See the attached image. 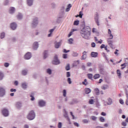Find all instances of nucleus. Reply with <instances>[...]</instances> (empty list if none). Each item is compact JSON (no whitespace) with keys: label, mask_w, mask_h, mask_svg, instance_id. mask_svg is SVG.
<instances>
[{"label":"nucleus","mask_w":128,"mask_h":128,"mask_svg":"<svg viewBox=\"0 0 128 128\" xmlns=\"http://www.w3.org/2000/svg\"><path fill=\"white\" fill-rule=\"evenodd\" d=\"M52 64H60V62L58 58V56L56 55L54 57V60L52 62Z\"/></svg>","instance_id":"nucleus-4"},{"label":"nucleus","mask_w":128,"mask_h":128,"mask_svg":"<svg viewBox=\"0 0 128 128\" xmlns=\"http://www.w3.org/2000/svg\"><path fill=\"white\" fill-rule=\"evenodd\" d=\"M89 104H94V100L92 99H90L89 100Z\"/></svg>","instance_id":"nucleus-35"},{"label":"nucleus","mask_w":128,"mask_h":128,"mask_svg":"<svg viewBox=\"0 0 128 128\" xmlns=\"http://www.w3.org/2000/svg\"><path fill=\"white\" fill-rule=\"evenodd\" d=\"M76 30H78L77 29H72L69 34H68V38H70V36H72V33L74 32H76Z\"/></svg>","instance_id":"nucleus-16"},{"label":"nucleus","mask_w":128,"mask_h":128,"mask_svg":"<svg viewBox=\"0 0 128 128\" xmlns=\"http://www.w3.org/2000/svg\"><path fill=\"white\" fill-rule=\"evenodd\" d=\"M70 72H66V77L67 78H70Z\"/></svg>","instance_id":"nucleus-60"},{"label":"nucleus","mask_w":128,"mask_h":128,"mask_svg":"<svg viewBox=\"0 0 128 128\" xmlns=\"http://www.w3.org/2000/svg\"><path fill=\"white\" fill-rule=\"evenodd\" d=\"M6 95V90L4 88L0 87V96H4Z\"/></svg>","instance_id":"nucleus-6"},{"label":"nucleus","mask_w":128,"mask_h":128,"mask_svg":"<svg viewBox=\"0 0 128 128\" xmlns=\"http://www.w3.org/2000/svg\"><path fill=\"white\" fill-rule=\"evenodd\" d=\"M8 66H10V64L8 62L4 63V66H5V68H8Z\"/></svg>","instance_id":"nucleus-56"},{"label":"nucleus","mask_w":128,"mask_h":128,"mask_svg":"<svg viewBox=\"0 0 128 128\" xmlns=\"http://www.w3.org/2000/svg\"><path fill=\"white\" fill-rule=\"evenodd\" d=\"M64 116L66 118L70 120V118H68V112H65V114H64Z\"/></svg>","instance_id":"nucleus-38"},{"label":"nucleus","mask_w":128,"mask_h":128,"mask_svg":"<svg viewBox=\"0 0 128 128\" xmlns=\"http://www.w3.org/2000/svg\"><path fill=\"white\" fill-rule=\"evenodd\" d=\"M32 24V26H36V24H38V18H36L34 21H33V23Z\"/></svg>","instance_id":"nucleus-17"},{"label":"nucleus","mask_w":128,"mask_h":128,"mask_svg":"<svg viewBox=\"0 0 128 128\" xmlns=\"http://www.w3.org/2000/svg\"><path fill=\"white\" fill-rule=\"evenodd\" d=\"M72 42H74V39H72V38H70V39L68 40V42H69L70 44H72Z\"/></svg>","instance_id":"nucleus-40"},{"label":"nucleus","mask_w":128,"mask_h":128,"mask_svg":"<svg viewBox=\"0 0 128 128\" xmlns=\"http://www.w3.org/2000/svg\"><path fill=\"white\" fill-rule=\"evenodd\" d=\"M28 2V4L30 6L32 4V0H27Z\"/></svg>","instance_id":"nucleus-26"},{"label":"nucleus","mask_w":128,"mask_h":128,"mask_svg":"<svg viewBox=\"0 0 128 128\" xmlns=\"http://www.w3.org/2000/svg\"><path fill=\"white\" fill-rule=\"evenodd\" d=\"M118 50L116 49V52H114V54H116V56H118Z\"/></svg>","instance_id":"nucleus-58"},{"label":"nucleus","mask_w":128,"mask_h":128,"mask_svg":"<svg viewBox=\"0 0 128 128\" xmlns=\"http://www.w3.org/2000/svg\"><path fill=\"white\" fill-rule=\"evenodd\" d=\"M4 78V74L2 72H0V80H2Z\"/></svg>","instance_id":"nucleus-39"},{"label":"nucleus","mask_w":128,"mask_h":128,"mask_svg":"<svg viewBox=\"0 0 128 128\" xmlns=\"http://www.w3.org/2000/svg\"><path fill=\"white\" fill-rule=\"evenodd\" d=\"M120 103L121 104H124V100H120Z\"/></svg>","instance_id":"nucleus-61"},{"label":"nucleus","mask_w":128,"mask_h":128,"mask_svg":"<svg viewBox=\"0 0 128 128\" xmlns=\"http://www.w3.org/2000/svg\"><path fill=\"white\" fill-rule=\"evenodd\" d=\"M63 96H66V90H63Z\"/></svg>","instance_id":"nucleus-42"},{"label":"nucleus","mask_w":128,"mask_h":128,"mask_svg":"<svg viewBox=\"0 0 128 128\" xmlns=\"http://www.w3.org/2000/svg\"><path fill=\"white\" fill-rule=\"evenodd\" d=\"M32 58V54L28 52L24 56L25 60H30Z\"/></svg>","instance_id":"nucleus-9"},{"label":"nucleus","mask_w":128,"mask_h":128,"mask_svg":"<svg viewBox=\"0 0 128 128\" xmlns=\"http://www.w3.org/2000/svg\"><path fill=\"white\" fill-rule=\"evenodd\" d=\"M10 92H16V89H10Z\"/></svg>","instance_id":"nucleus-62"},{"label":"nucleus","mask_w":128,"mask_h":128,"mask_svg":"<svg viewBox=\"0 0 128 128\" xmlns=\"http://www.w3.org/2000/svg\"><path fill=\"white\" fill-rule=\"evenodd\" d=\"M98 53L97 52H91L92 58H98Z\"/></svg>","instance_id":"nucleus-10"},{"label":"nucleus","mask_w":128,"mask_h":128,"mask_svg":"<svg viewBox=\"0 0 128 128\" xmlns=\"http://www.w3.org/2000/svg\"><path fill=\"white\" fill-rule=\"evenodd\" d=\"M102 55V56H104V58H105V60H108V57H106V54L104 52H103Z\"/></svg>","instance_id":"nucleus-43"},{"label":"nucleus","mask_w":128,"mask_h":128,"mask_svg":"<svg viewBox=\"0 0 128 128\" xmlns=\"http://www.w3.org/2000/svg\"><path fill=\"white\" fill-rule=\"evenodd\" d=\"M82 122L84 124H88V120H84Z\"/></svg>","instance_id":"nucleus-53"},{"label":"nucleus","mask_w":128,"mask_h":128,"mask_svg":"<svg viewBox=\"0 0 128 128\" xmlns=\"http://www.w3.org/2000/svg\"><path fill=\"white\" fill-rule=\"evenodd\" d=\"M121 70H124V68H126V63H124L123 64H122L121 65Z\"/></svg>","instance_id":"nucleus-25"},{"label":"nucleus","mask_w":128,"mask_h":128,"mask_svg":"<svg viewBox=\"0 0 128 128\" xmlns=\"http://www.w3.org/2000/svg\"><path fill=\"white\" fill-rule=\"evenodd\" d=\"M38 104L40 106H46V102L42 100L39 101Z\"/></svg>","instance_id":"nucleus-11"},{"label":"nucleus","mask_w":128,"mask_h":128,"mask_svg":"<svg viewBox=\"0 0 128 128\" xmlns=\"http://www.w3.org/2000/svg\"><path fill=\"white\" fill-rule=\"evenodd\" d=\"M22 18V14H20L18 15L17 18H18V20H21V18Z\"/></svg>","instance_id":"nucleus-37"},{"label":"nucleus","mask_w":128,"mask_h":128,"mask_svg":"<svg viewBox=\"0 0 128 128\" xmlns=\"http://www.w3.org/2000/svg\"><path fill=\"white\" fill-rule=\"evenodd\" d=\"M91 118L92 120H96V118H98L96 116H92Z\"/></svg>","instance_id":"nucleus-49"},{"label":"nucleus","mask_w":128,"mask_h":128,"mask_svg":"<svg viewBox=\"0 0 128 128\" xmlns=\"http://www.w3.org/2000/svg\"><path fill=\"white\" fill-rule=\"evenodd\" d=\"M34 94L32 93L31 94V95L30 96V98H31V100H34Z\"/></svg>","instance_id":"nucleus-41"},{"label":"nucleus","mask_w":128,"mask_h":128,"mask_svg":"<svg viewBox=\"0 0 128 128\" xmlns=\"http://www.w3.org/2000/svg\"><path fill=\"white\" fill-rule=\"evenodd\" d=\"M100 122H104V117H100Z\"/></svg>","instance_id":"nucleus-45"},{"label":"nucleus","mask_w":128,"mask_h":128,"mask_svg":"<svg viewBox=\"0 0 128 128\" xmlns=\"http://www.w3.org/2000/svg\"><path fill=\"white\" fill-rule=\"evenodd\" d=\"M85 92L86 94H90L92 92V90L89 88H86L84 89Z\"/></svg>","instance_id":"nucleus-18"},{"label":"nucleus","mask_w":128,"mask_h":128,"mask_svg":"<svg viewBox=\"0 0 128 128\" xmlns=\"http://www.w3.org/2000/svg\"><path fill=\"white\" fill-rule=\"evenodd\" d=\"M10 28L13 30H16V24L14 22L11 24Z\"/></svg>","instance_id":"nucleus-13"},{"label":"nucleus","mask_w":128,"mask_h":128,"mask_svg":"<svg viewBox=\"0 0 128 128\" xmlns=\"http://www.w3.org/2000/svg\"><path fill=\"white\" fill-rule=\"evenodd\" d=\"M2 114L4 116H8V110L7 109L4 108L2 110Z\"/></svg>","instance_id":"nucleus-8"},{"label":"nucleus","mask_w":128,"mask_h":128,"mask_svg":"<svg viewBox=\"0 0 128 128\" xmlns=\"http://www.w3.org/2000/svg\"><path fill=\"white\" fill-rule=\"evenodd\" d=\"M44 58H46L48 57V51L46 50L44 52Z\"/></svg>","instance_id":"nucleus-31"},{"label":"nucleus","mask_w":128,"mask_h":128,"mask_svg":"<svg viewBox=\"0 0 128 128\" xmlns=\"http://www.w3.org/2000/svg\"><path fill=\"white\" fill-rule=\"evenodd\" d=\"M122 125L123 126H126V122H122Z\"/></svg>","instance_id":"nucleus-50"},{"label":"nucleus","mask_w":128,"mask_h":128,"mask_svg":"<svg viewBox=\"0 0 128 128\" xmlns=\"http://www.w3.org/2000/svg\"><path fill=\"white\" fill-rule=\"evenodd\" d=\"M94 20H95L96 24L97 26H100V14L96 12V14L94 16Z\"/></svg>","instance_id":"nucleus-3"},{"label":"nucleus","mask_w":128,"mask_h":128,"mask_svg":"<svg viewBox=\"0 0 128 128\" xmlns=\"http://www.w3.org/2000/svg\"><path fill=\"white\" fill-rule=\"evenodd\" d=\"M70 8H72V4H69L68 6V8H66V12H70Z\"/></svg>","instance_id":"nucleus-29"},{"label":"nucleus","mask_w":128,"mask_h":128,"mask_svg":"<svg viewBox=\"0 0 128 128\" xmlns=\"http://www.w3.org/2000/svg\"><path fill=\"white\" fill-rule=\"evenodd\" d=\"M22 86L23 88H26V87L28 86L26 83H22Z\"/></svg>","instance_id":"nucleus-32"},{"label":"nucleus","mask_w":128,"mask_h":128,"mask_svg":"<svg viewBox=\"0 0 128 128\" xmlns=\"http://www.w3.org/2000/svg\"><path fill=\"white\" fill-rule=\"evenodd\" d=\"M80 28L81 36L85 38V40H90V28L88 26H86V20H84V18H83L81 20Z\"/></svg>","instance_id":"nucleus-1"},{"label":"nucleus","mask_w":128,"mask_h":128,"mask_svg":"<svg viewBox=\"0 0 128 128\" xmlns=\"http://www.w3.org/2000/svg\"><path fill=\"white\" fill-rule=\"evenodd\" d=\"M86 52L85 51L82 53V60H86Z\"/></svg>","instance_id":"nucleus-19"},{"label":"nucleus","mask_w":128,"mask_h":128,"mask_svg":"<svg viewBox=\"0 0 128 128\" xmlns=\"http://www.w3.org/2000/svg\"><path fill=\"white\" fill-rule=\"evenodd\" d=\"M62 122H60L58 124V128H62Z\"/></svg>","instance_id":"nucleus-54"},{"label":"nucleus","mask_w":128,"mask_h":128,"mask_svg":"<svg viewBox=\"0 0 128 128\" xmlns=\"http://www.w3.org/2000/svg\"><path fill=\"white\" fill-rule=\"evenodd\" d=\"M109 88L108 84H104L101 87L102 90H108Z\"/></svg>","instance_id":"nucleus-15"},{"label":"nucleus","mask_w":128,"mask_h":128,"mask_svg":"<svg viewBox=\"0 0 128 128\" xmlns=\"http://www.w3.org/2000/svg\"><path fill=\"white\" fill-rule=\"evenodd\" d=\"M100 76V74H96L94 76V80H96L98 78H99Z\"/></svg>","instance_id":"nucleus-28"},{"label":"nucleus","mask_w":128,"mask_h":128,"mask_svg":"<svg viewBox=\"0 0 128 128\" xmlns=\"http://www.w3.org/2000/svg\"><path fill=\"white\" fill-rule=\"evenodd\" d=\"M61 44H62V42H56L55 44V48H60V46Z\"/></svg>","instance_id":"nucleus-20"},{"label":"nucleus","mask_w":128,"mask_h":128,"mask_svg":"<svg viewBox=\"0 0 128 128\" xmlns=\"http://www.w3.org/2000/svg\"><path fill=\"white\" fill-rule=\"evenodd\" d=\"M36 116V114L33 110L30 111L28 116H27V118L29 120H32Z\"/></svg>","instance_id":"nucleus-2"},{"label":"nucleus","mask_w":128,"mask_h":128,"mask_svg":"<svg viewBox=\"0 0 128 128\" xmlns=\"http://www.w3.org/2000/svg\"><path fill=\"white\" fill-rule=\"evenodd\" d=\"M38 48V42H34V44H33L34 50H36Z\"/></svg>","instance_id":"nucleus-14"},{"label":"nucleus","mask_w":128,"mask_h":128,"mask_svg":"<svg viewBox=\"0 0 128 128\" xmlns=\"http://www.w3.org/2000/svg\"><path fill=\"white\" fill-rule=\"evenodd\" d=\"M20 106H22V103L20 102L16 103V108H20Z\"/></svg>","instance_id":"nucleus-23"},{"label":"nucleus","mask_w":128,"mask_h":128,"mask_svg":"<svg viewBox=\"0 0 128 128\" xmlns=\"http://www.w3.org/2000/svg\"><path fill=\"white\" fill-rule=\"evenodd\" d=\"M47 72L48 74H52V70L50 69H48Z\"/></svg>","instance_id":"nucleus-51"},{"label":"nucleus","mask_w":128,"mask_h":128,"mask_svg":"<svg viewBox=\"0 0 128 128\" xmlns=\"http://www.w3.org/2000/svg\"><path fill=\"white\" fill-rule=\"evenodd\" d=\"M88 78H89V80H92V74H88Z\"/></svg>","instance_id":"nucleus-33"},{"label":"nucleus","mask_w":128,"mask_h":128,"mask_svg":"<svg viewBox=\"0 0 128 128\" xmlns=\"http://www.w3.org/2000/svg\"><path fill=\"white\" fill-rule=\"evenodd\" d=\"M92 32H96V28H93L92 30Z\"/></svg>","instance_id":"nucleus-64"},{"label":"nucleus","mask_w":128,"mask_h":128,"mask_svg":"<svg viewBox=\"0 0 128 128\" xmlns=\"http://www.w3.org/2000/svg\"><path fill=\"white\" fill-rule=\"evenodd\" d=\"M82 84H84V86H88V80L86 79H84V81L82 82Z\"/></svg>","instance_id":"nucleus-27"},{"label":"nucleus","mask_w":128,"mask_h":128,"mask_svg":"<svg viewBox=\"0 0 128 128\" xmlns=\"http://www.w3.org/2000/svg\"><path fill=\"white\" fill-rule=\"evenodd\" d=\"M22 74L23 76H26L28 74V71L26 70H22Z\"/></svg>","instance_id":"nucleus-30"},{"label":"nucleus","mask_w":128,"mask_h":128,"mask_svg":"<svg viewBox=\"0 0 128 128\" xmlns=\"http://www.w3.org/2000/svg\"><path fill=\"white\" fill-rule=\"evenodd\" d=\"M106 48V45H104V44H102L100 46V48Z\"/></svg>","instance_id":"nucleus-57"},{"label":"nucleus","mask_w":128,"mask_h":128,"mask_svg":"<svg viewBox=\"0 0 128 128\" xmlns=\"http://www.w3.org/2000/svg\"><path fill=\"white\" fill-rule=\"evenodd\" d=\"M100 72L102 74H104V68L100 69Z\"/></svg>","instance_id":"nucleus-46"},{"label":"nucleus","mask_w":128,"mask_h":128,"mask_svg":"<svg viewBox=\"0 0 128 128\" xmlns=\"http://www.w3.org/2000/svg\"><path fill=\"white\" fill-rule=\"evenodd\" d=\"M64 52L65 54H66L68 52H70V50H66L64 49Z\"/></svg>","instance_id":"nucleus-63"},{"label":"nucleus","mask_w":128,"mask_h":128,"mask_svg":"<svg viewBox=\"0 0 128 128\" xmlns=\"http://www.w3.org/2000/svg\"><path fill=\"white\" fill-rule=\"evenodd\" d=\"M79 24H80L79 20H76L74 22V26H78Z\"/></svg>","instance_id":"nucleus-34"},{"label":"nucleus","mask_w":128,"mask_h":128,"mask_svg":"<svg viewBox=\"0 0 128 128\" xmlns=\"http://www.w3.org/2000/svg\"><path fill=\"white\" fill-rule=\"evenodd\" d=\"M66 70H70V64H68L66 66Z\"/></svg>","instance_id":"nucleus-36"},{"label":"nucleus","mask_w":128,"mask_h":128,"mask_svg":"<svg viewBox=\"0 0 128 128\" xmlns=\"http://www.w3.org/2000/svg\"><path fill=\"white\" fill-rule=\"evenodd\" d=\"M67 82H68L69 84H72V80L70 78H68Z\"/></svg>","instance_id":"nucleus-48"},{"label":"nucleus","mask_w":128,"mask_h":128,"mask_svg":"<svg viewBox=\"0 0 128 128\" xmlns=\"http://www.w3.org/2000/svg\"><path fill=\"white\" fill-rule=\"evenodd\" d=\"M95 92L96 94V96H99L100 95V90H98V88H96L94 89Z\"/></svg>","instance_id":"nucleus-24"},{"label":"nucleus","mask_w":128,"mask_h":128,"mask_svg":"<svg viewBox=\"0 0 128 128\" xmlns=\"http://www.w3.org/2000/svg\"><path fill=\"white\" fill-rule=\"evenodd\" d=\"M62 58H68V54H63Z\"/></svg>","instance_id":"nucleus-52"},{"label":"nucleus","mask_w":128,"mask_h":128,"mask_svg":"<svg viewBox=\"0 0 128 128\" xmlns=\"http://www.w3.org/2000/svg\"><path fill=\"white\" fill-rule=\"evenodd\" d=\"M92 47V48H96V43L94 42H92L91 44Z\"/></svg>","instance_id":"nucleus-59"},{"label":"nucleus","mask_w":128,"mask_h":128,"mask_svg":"<svg viewBox=\"0 0 128 128\" xmlns=\"http://www.w3.org/2000/svg\"><path fill=\"white\" fill-rule=\"evenodd\" d=\"M116 74H117V76H118V78H122V72H120V70H117Z\"/></svg>","instance_id":"nucleus-12"},{"label":"nucleus","mask_w":128,"mask_h":128,"mask_svg":"<svg viewBox=\"0 0 128 128\" xmlns=\"http://www.w3.org/2000/svg\"><path fill=\"white\" fill-rule=\"evenodd\" d=\"M14 10H15L14 8L11 7L10 8L9 12L10 14H14Z\"/></svg>","instance_id":"nucleus-22"},{"label":"nucleus","mask_w":128,"mask_h":128,"mask_svg":"<svg viewBox=\"0 0 128 128\" xmlns=\"http://www.w3.org/2000/svg\"><path fill=\"white\" fill-rule=\"evenodd\" d=\"M114 38V36L112 34H110L109 38L108 40H112Z\"/></svg>","instance_id":"nucleus-47"},{"label":"nucleus","mask_w":128,"mask_h":128,"mask_svg":"<svg viewBox=\"0 0 128 128\" xmlns=\"http://www.w3.org/2000/svg\"><path fill=\"white\" fill-rule=\"evenodd\" d=\"M112 104V98H107V101L104 102V106H110Z\"/></svg>","instance_id":"nucleus-5"},{"label":"nucleus","mask_w":128,"mask_h":128,"mask_svg":"<svg viewBox=\"0 0 128 128\" xmlns=\"http://www.w3.org/2000/svg\"><path fill=\"white\" fill-rule=\"evenodd\" d=\"M126 106H128V91H126Z\"/></svg>","instance_id":"nucleus-21"},{"label":"nucleus","mask_w":128,"mask_h":128,"mask_svg":"<svg viewBox=\"0 0 128 128\" xmlns=\"http://www.w3.org/2000/svg\"><path fill=\"white\" fill-rule=\"evenodd\" d=\"M4 36H5V34L4 33H2L1 34H0V38H4Z\"/></svg>","instance_id":"nucleus-55"},{"label":"nucleus","mask_w":128,"mask_h":128,"mask_svg":"<svg viewBox=\"0 0 128 128\" xmlns=\"http://www.w3.org/2000/svg\"><path fill=\"white\" fill-rule=\"evenodd\" d=\"M72 56H78V53H76V52H73L72 54Z\"/></svg>","instance_id":"nucleus-44"},{"label":"nucleus","mask_w":128,"mask_h":128,"mask_svg":"<svg viewBox=\"0 0 128 128\" xmlns=\"http://www.w3.org/2000/svg\"><path fill=\"white\" fill-rule=\"evenodd\" d=\"M107 42L111 48H114V41L112 40L107 39Z\"/></svg>","instance_id":"nucleus-7"}]
</instances>
